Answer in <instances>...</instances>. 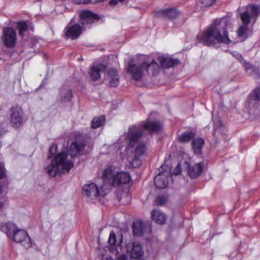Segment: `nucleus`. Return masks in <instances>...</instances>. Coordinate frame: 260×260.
<instances>
[{"instance_id":"4be33fe9","label":"nucleus","mask_w":260,"mask_h":260,"mask_svg":"<svg viewBox=\"0 0 260 260\" xmlns=\"http://www.w3.org/2000/svg\"><path fill=\"white\" fill-rule=\"evenodd\" d=\"M151 216L152 219L157 224H164L166 223V215L159 210H154L152 211Z\"/></svg>"},{"instance_id":"49530a36","label":"nucleus","mask_w":260,"mask_h":260,"mask_svg":"<svg viewBox=\"0 0 260 260\" xmlns=\"http://www.w3.org/2000/svg\"><path fill=\"white\" fill-rule=\"evenodd\" d=\"M2 135V134H1V132L0 131V137Z\"/></svg>"},{"instance_id":"f3484780","label":"nucleus","mask_w":260,"mask_h":260,"mask_svg":"<svg viewBox=\"0 0 260 260\" xmlns=\"http://www.w3.org/2000/svg\"><path fill=\"white\" fill-rule=\"evenodd\" d=\"M105 80L110 86L116 87L119 83V76L117 70L114 68L108 69Z\"/></svg>"},{"instance_id":"a18cd8bd","label":"nucleus","mask_w":260,"mask_h":260,"mask_svg":"<svg viewBox=\"0 0 260 260\" xmlns=\"http://www.w3.org/2000/svg\"><path fill=\"white\" fill-rule=\"evenodd\" d=\"M134 161L132 162V166H134Z\"/></svg>"},{"instance_id":"f257e3e1","label":"nucleus","mask_w":260,"mask_h":260,"mask_svg":"<svg viewBox=\"0 0 260 260\" xmlns=\"http://www.w3.org/2000/svg\"><path fill=\"white\" fill-rule=\"evenodd\" d=\"M230 25V21L226 18L216 19L204 32L199 34L197 38L199 41L207 46L220 43L228 44L230 40L226 29Z\"/></svg>"},{"instance_id":"c756f323","label":"nucleus","mask_w":260,"mask_h":260,"mask_svg":"<svg viewBox=\"0 0 260 260\" xmlns=\"http://www.w3.org/2000/svg\"><path fill=\"white\" fill-rule=\"evenodd\" d=\"M252 97L254 100H260V87L253 91Z\"/></svg>"},{"instance_id":"473e14b6","label":"nucleus","mask_w":260,"mask_h":260,"mask_svg":"<svg viewBox=\"0 0 260 260\" xmlns=\"http://www.w3.org/2000/svg\"><path fill=\"white\" fill-rule=\"evenodd\" d=\"M155 203L157 205H162L165 203V199L162 197H158L156 199Z\"/></svg>"},{"instance_id":"5701e85b","label":"nucleus","mask_w":260,"mask_h":260,"mask_svg":"<svg viewBox=\"0 0 260 260\" xmlns=\"http://www.w3.org/2000/svg\"><path fill=\"white\" fill-rule=\"evenodd\" d=\"M145 224L141 220H136L133 223V232L136 236H141L144 233Z\"/></svg>"},{"instance_id":"37998d69","label":"nucleus","mask_w":260,"mask_h":260,"mask_svg":"<svg viewBox=\"0 0 260 260\" xmlns=\"http://www.w3.org/2000/svg\"><path fill=\"white\" fill-rule=\"evenodd\" d=\"M2 185H0V193L2 192Z\"/></svg>"},{"instance_id":"aec40b11","label":"nucleus","mask_w":260,"mask_h":260,"mask_svg":"<svg viewBox=\"0 0 260 260\" xmlns=\"http://www.w3.org/2000/svg\"><path fill=\"white\" fill-rule=\"evenodd\" d=\"M143 128L151 132H157L161 129L162 125L158 121L147 120L143 125Z\"/></svg>"},{"instance_id":"c03bdc74","label":"nucleus","mask_w":260,"mask_h":260,"mask_svg":"<svg viewBox=\"0 0 260 260\" xmlns=\"http://www.w3.org/2000/svg\"><path fill=\"white\" fill-rule=\"evenodd\" d=\"M50 157H51V156H50V155H48V158H50Z\"/></svg>"},{"instance_id":"7ed1b4c3","label":"nucleus","mask_w":260,"mask_h":260,"mask_svg":"<svg viewBox=\"0 0 260 260\" xmlns=\"http://www.w3.org/2000/svg\"><path fill=\"white\" fill-rule=\"evenodd\" d=\"M143 136V130L141 126L132 125L129 128L126 135L128 140V147L136 145L134 152V161L136 162V166H139L141 164L140 158L145 154L147 147L144 143L140 142Z\"/></svg>"},{"instance_id":"e433bc0d","label":"nucleus","mask_w":260,"mask_h":260,"mask_svg":"<svg viewBox=\"0 0 260 260\" xmlns=\"http://www.w3.org/2000/svg\"><path fill=\"white\" fill-rule=\"evenodd\" d=\"M116 260H128V258L126 255L121 254L117 257Z\"/></svg>"},{"instance_id":"7c9ffc66","label":"nucleus","mask_w":260,"mask_h":260,"mask_svg":"<svg viewBox=\"0 0 260 260\" xmlns=\"http://www.w3.org/2000/svg\"><path fill=\"white\" fill-rule=\"evenodd\" d=\"M200 2L204 6L210 7L215 3V0H200Z\"/></svg>"},{"instance_id":"c85d7f7f","label":"nucleus","mask_w":260,"mask_h":260,"mask_svg":"<svg viewBox=\"0 0 260 260\" xmlns=\"http://www.w3.org/2000/svg\"><path fill=\"white\" fill-rule=\"evenodd\" d=\"M18 27L19 35L22 37L24 36V33L27 29V25L26 23L24 22H19L18 24Z\"/></svg>"},{"instance_id":"6ab92c4d","label":"nucleus","mask_w":260,"mask_h":260,"mask_svg":"<svg viewBox=\"0 0 260 260\" xmlns=\"http://www.w3.org/2000/svg\"><path fill=\"white\" fill-rule=\"evenodd\" d=\"M204 163L199 162L188 167V173L191 178H198L202 173Z\"/></svg>"},{"instance_id":"f8f14e48","label":"nucleus","mask_w":260,"mask_h":260,"mask_svg":"<svg viewBox=\"0 0 260 260\" xmlns=\"http://www.w3.org/2000/svg\"><path fill=\"white\" fill-rule=\"evenodd\" d=\"M180 14V12L173 9L159 10L154 12V15L155 17L159 18H167L171 20L179 17Z\"/></svg>"},{"instance_id":"423d86ee","label":"nucleus","mask_w":260,"mask_h":260,"mask_svg":"<svg viewBox=\"0 0 260 260\" xmlns=\"http://www.w3.org/2000/svg\"><path fill=\"white\" fill-rule=\"evenodd\" d=\"M1 230L5 233L9 237L13 238V240L17 243H22L26 248L31 246L30 238L28 236L26 231L21 229H18L13 223L8 222L3 225Z\"/></svg>"},{"instance_id":"a19ab883","label":"nucleus","mask_w":260,"mask_h":260,"mask_svg":"<svg viewBox=\"0 0 260 260\" xmlns=\"http://www.w3.org/2000/svg\"><path fill=\"white\" fill-rule=\"evenodd\" d=\"M5 204L4 202L0 201V211L4 207Z\"/></svg>"},{"instance_id":"6e6552de","label":"nucleus","mask_w":260,"mask_h":260,"mask_svg":"<svg viewBox=\"0 0 260 260\" xmlns=\"http://www.w3.org/2000/svg\"><path fill=\"white\" fill-rule=\"evenodd\" d=\"M10 124L13 127H19L25 121L22 108L18 105L12 107L10 109Z\"/></svg>"},{"instance_id":"2eb2a0df","label":"nucleus","mask_w":260,"mask_h":260,"mask_svg":"<svg viewBox=\"0 0 260 260\" xmlns=\"http://www.w3.org/2000/svg\"><path fill=\"white\" fill-rule=\"evenodd\" d=\"M99 16L88 10L82 11L80 13V20L81 23L83 25L91 24L94 20H98Z\"/></svg>"},{"instance_id":"412c9836","label":"nucleus","mask_w":260,"mask_h":260,"mask_svg":"<svg viewBox=\"0 0 260 260\" xmlns=\"http://www.w3.org/2000/svg\"><path fill=\"white\" fill-rule=\"evenodd\" d=\"M158 60L163 68H171L179 62L177 59H172L164 56H159Z\"/></svg>"},{"instance_id":"a878e982","label":"nucleus","mask_w":260,"mask_h":260,"mask_svg":"<svg viewBox=\"0 0 260 260\" xmlns=\"http://www.w3.org/2000/svg\"><path fill=\"white\" fill-rule=\"evenodd\" d=\"M194 135V133L192 132H187L178 136V140L181 143H186L192 139Z\"/></svg>"},{"instance_id":"bb28decb","label":"nucleus","mask_w":260,"mask_h":260,"mask_svg":"<svg viewBox=\"0 0 260 260\" xmlns=\"http://www.w3.org/2000/svg\"><path fill=\"white\" fill-rule=\"evenodd\" d=\"M122 236H120L118 240H116V235L113 231L111 232L108 240L109 244L110 245H119L122 242Z\"/></svg>"},{"instance_id":"dca6fc26","label":"nucleus","mask_w":260,"mask_h":260,"mask_svg":"<svg viewBox=\"0 0 260 260\" xmlns=\"http://www.w3.org/2000/svg\"><path fill=\"white\" fill-rule=\"evenodd\" d=\"M170 175L168 172H164L158 174L154 179V183L158 188H165L168 185V178Z\"/></svg>"},{"instance_id":"9b49d317","label":"nucleus","mask_w":260,"mask_h":260,"mask_svg":"<svg viewBox=\"0 0 260 260\" xmlns=\"http://www.w3.org/2000/svg\"><path fill=\"white\" fill-rule=\"evenodd\" d=\"M83 190L86 196L88 197L96 198L98 197H104L106 195V192L100 190L97 185L94 183L84 185Z\"/></svg>"},{"instance_id":"f03ea898","label":"nucleus","mask_w":260,"mask_h":260,"mask_svg":"<svg viewBox=\"0 0 260 260\" xmlns=\"http://www.w3.org/2000/svg\"><path fill=\"white\" fill-rule=\"evenodd\" d=\"M159 70L160 67L155 60L149 57L145 58L144 56H140L139 62L130 63L127 67V72L135 81H140L149 75L155 76Z\"/></svg>"},{"instance_id":"79ce46f5","label":"nucleus","mask_w":260,"mask_h":260,"mask_svg":"<svg viewBox=\"0 0 260 260\" xmlns=\"http://www.w3.org/2000/svg\"><path fill=\"white\" fill-rule=\"evenodd\" d=\"M117 3V1H115V0H113V1H111L110 2V4L111 5H116Z\"/></svg>"},{"instance_id":"0eeeda50","label":"nucleus","mask_w":260,"mask_h":260,"mask_svg":"<svg viewBox=\"0 0 260 260\" xmlns=\"http://www.w3.org/2000/svg\"><path fill=\"white\" fill-rule=\"evenodd\" d=\"M103 180L105 184L112 186H117L120 184H126L131 180V177L126 172L118 173L110 167L105 170L103 173Z\"/></svg>"},{"instance_id":"58836bf2","label":"nucleus","mask_w":260,"mask_h":260,"mask_svg":"<svg viewBox=\"0 0 260 260\" xmlns=\"http://www.w3.org/2000/svg\"><path fill=\"white\" fill-rule=\"evenodd\" d=\"M102 260H113V259L110 256H103Z\"/></svg>"},{"instance_id":"2f4dec72","label":"nucleus","mask_w":260,"mask_h":260,"mask_svg":"<svg viewBox=\"0 0 260 260\" xmlns=\"http://www.w3.org/2000/svg\"><path fill=\"white\" fill-rule=\"evenodd\" d=\"M232 55L235 57L238 60H239V61H240L241 62H242L243 63L244 62H245V61L243 60L242 57L241 56V54H239L238 52H233L232 53Z\"/></svg>"},{"instance_id":"cd10ccee","label":"nucleus","mask_w":260,"mask_h":260,"mask_svg":"<svg viewBox=\"0 0 260 260\" xmlns=\"http://www.w3.org/2000/svg\"><path fill=\"white\" fill-rule=\"evenodd\" d=\"M105 120V117L104 116L98 117L94 118L91 122V127L93 128H96L102 126Z\"/></svg>"},{"instance_id":"20e7f679","label":"nucleus","mask_w":260,"mask_h":260,"mask_svg":"<svg viewBox=\"0 0 260 260\" xmlns=\"http://www.w3.org/2000/svg\"><path fill=\"white\" fill-rule=\"evenodd\" d=\"M67 154L60 152L52 159L51 162L45 167L46 172L52 177L61 174H68L73 167L74 163L67 159Z\"/></svg>"},{"instance_id":"9d476101","label":"nucleus","mask_w":260,"mask_h":260,"mask_svg":"<svg viewBox=\"0 0 260 260\" xmlns=\"http://www.w3.org/2000/svg\"><path fill=\"white\" fill-rule=\"evenodd\" d=\"M3 39L4 44L8 47L11 48L15 46L17 38L14 29L7 27L3 29Z\"/></svg>"},{"instance_id":"4468645a","label":"nucleus","mask_w":260,"mask_h":260,"mask_svg":"<svg viewBox=\"0 0 260 260\" xmlns=\"http://www.w3.org/2000/svg\"><path fill=\"white\" fill-rule=\"evenodd\" d=\"M82 32V28L79 24H69L65 29V35L67 38L72 40L78 38Z\"/></svg>"},{"instance_id":"b1692460","label":"nucleus","mask_w":260,"mask_h":260,"mask_svg":"<svg viewBox=\"0 0 260 260\" xmlns=\"http://www.w3.org/2000/svg\"><path fill=\"white\" fill-rule=\"evenodd\" d=\"M243 65L245 71L249 75L255 79L260 77V74L258 69L256 68L252 64L245 62H243Z\"/></svg>"},{"instance_id":"393cba45","label":"nucleus","mask_w":260,"mask_h":260,"mask_svg":"<svg viewBox=\"0 0 260 260\" xmlns=\"http://www.w3.org/2000/svg\"><path fill=\"white\" fill-rule=\"evenodd\" d=\"M204 143V140L202 138H196L192 141V146L196 154L202 153Z\"/></svg>"},{"instance_id":"c9c22d12","label":"nucleus","mask_w":260,"mask_h":260,"mask_svg":"<svg viewBox=\"0 0 260 260\" xmlns=\"http://www.w3.org/2000/svg\"><path fill=\"white\" fill-rule=\"evenodd\" d=\"M6 174V170L4 167L0 165V179L5 177Z\"/></svg>"},{"instance_id":"39448f33","label":"nucleus","mask_w":260,"mask_h":260,"mask_svg":"<svg viewBox=\"0 0 260 260\" xmlns=\"http://www.w3.org/2000/svg\"><path fill=\"white\" fill-rule=\"evenodd\" d=\"M260 10V7L256 5H249L245 8V10L241 13L240 16L243 24L240 25L237 31L238 37L242 40L247 38L249 29L248 24L250 20H256Z\"/></svg>"},{"instance_id":"ddd939ff","label":"nucleus","mask_w":260,"mask_h":260,"mask_svg":"<svg viewBox=\"0 0 260 260\" xmlns=\"http://www.w3.org/2000/svg\"><path fill=\"white\" fill-rule=\"evenodd\" d=\"M85 143L80 137L76 138L69 147V154L72 157L77 156L80 152L83 150L85 147Z\"/></svg>"},{"instance_id":"f704fd0d","label":"nucleus","mask_w":260,"mask_h":260,"mask_svg":"<svg viewBox=\"0 0 260 260\" xmlns=\"http://www.w3.org/2000/svg\"><path fill=\"white\" fill-rule=\"evenodd\" d=\"M74 2L77 4H87L90 2V0H74Z\"/></svg>"},{"instance_id":"1a4fd4ad","label":"nucleus","mask_w":260,"mask_h":260,"mask_svg":"<svg viewBox=\"0 0 260 260\" xmlns=\"http://www.w3.org/2000/svg\"><path fill=\"white\" fill-rule=\"evenodd\" d=\"M125 248L132 258L139 259L144 255L143 247L138 242H129L126 245Z\"/></svg>"},{"instance_id":"72a5a7b5","label":"nucleus","mask_w":260,"mask_h":260,"mask_svg":"<svg viewBox=\"0 0 260 260\" xmlns=\"http://www.w3.org/2000/svg\"><path fill=\"white\" fill-rule=\"evenodd\" d=\"M57 151V146L56 145L52 144L50 147L49 152L50 154L53 155Z\"/></svg>"},{"instance_id":"a211bd4d","label":"nucleus","mask_w":260,"mask_h":260,"mask_svg":"<svg viewBox=\"0 0 260 260\" xmlns=\"http://www.w3.org/2000/svg\"><path fill=\"white\" fill-rule=\"evenodd\" d=\"M106 67L103 64L94 66L90 68V76L93 81H96L100 77L101 73L106 71Z\"/></svg>"},{"instance_id":"4c0bfd02","label":"nucleus","mask_w":260,"mask_h":260,"mask_svg":"<svg viewBox=\"0 0 260 260\" xmlns=\"http://www.w3.org/2000/svg\"><path fill=\"white\" fill-rule=\"evenodd\" d=\"M181 173V166L180 164H178L176 168V171L174 172L176 174H179Z\"/></svg>"},{"instance_id":"ea45409f","label":"nucleus","mask_w":260,"mask_h":260,"mask_svg":"<svg viewBox=\"0 0 260 260\" xmlns=\"http://www.w3.org/2000/svg\"><path fill=\"white\" fill-rule=\"evenodd\" d=\"M67 99L68 100H70L71 98V96H72L71 91L68 90L67 91Z\"/></svg>"}]
</instances>
